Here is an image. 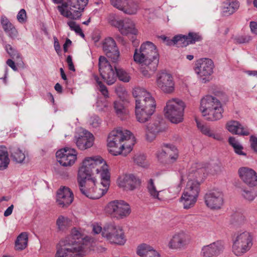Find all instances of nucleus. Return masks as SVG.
I'll return each mask as SVG.
<instances>
[{"instance_id": "nucleus-33", "label": "nucleus", "mask_w": 257, "mask_h": 257, "mask_svg": "<svg viewBox=\"0 0 257 257\" xmlns=\"http://www.w3.org/2000/svg\"><path fill=\"white\" fill-rule=\"evenodd\" d=\"M1 23L4 31L9 37L13 39L17 37V30L7 17L2 16L1 18Z\"/></svg>"}, {"instance_id": "nucleus-36", "label": "nucleus", "mask_w": 257, "mask_h": 257, "mask_svg": "<svg viewBox=\"0 0 257 257\" xmlns=\"http://www.w3.org/2000/svg\"><path fill=\"white\" fill-rule=\"evenodd\" d=\"M236 0H227L223 4L222 12L224 15L229 16L234 13L239 8Z\"/></svg>"}, {"instance_id": "nucleus-40", "label": "nucleus", "mask_w": 257, "mask_h": 257, "mask_svg": "<svg viewBox=\"0 0 257 257\" xmlns=\"http://www.w3.org/2000/svg\"><path fill=\"white\" fill-rule=\"evenodd\" d=\"M147 190L150 197L154 199L161 200L162 199L160 197L161 190H158L154 183L153 180L151 179L149 180L147 185Z\"/></svg>"}, {"instance_id": "nucleus-51", "label": "nucleus", "mask_w": 257, "mask_h": 257, "mask_svg": "<svg viewBox=\"0 0 257 257\" xmlns=\"http://www.w3.org/2000/svg\"><path fill=\"white\" fill-rule=\"evenodd\" d=\"M26 12L24 9H21L17 16L18 21L21 23H23L26 21Z\"/></svg>"}, {"instance_id": "nucleus-7", "label": "nucleus", "mask_w": 257, "mask_h": 257, "mask_svg": "<svg viewBox=\"0 0 257 257\" xmlns=\"http://www.w3.org/2000/svg\"><path fill=\"white\" fill-rule=\"evenodd\" d=\"M101 180L100 183L95 185H87L85 181L79 184L81 192L88 198L92 199H97L104 195L108 190L110 185V174H104L99 177Z\"/></svg>"}, {"instance_id": "nucleus-23", "label": "nucleus", "mask_w": 257, "mask_h": 257, "mask_svg": "<svg viewBox=\"0 0 257 257\" xmlns=\"http://www.w3.org/2000/svg\"><path fill=\"white\" fill-rule=\"evenodd\" d=\"M103 50L107 57L113 63L118 61L119 57V51L114 40L111 37L105 38L102 43Z\"/></svg>"}, {"instance_id": "nucleus-13", "label": "nucleus", "mask_w": 257, "mask_h": 257, "mask_svg": "<svg viewBox=\"0 0 257 257\" xmlns=\"http://www.w3.org/2000/svg\"><path fill=\"white\" fill-rule=\"evenodd\" d=\"M195 65L194 71L199 81L203 83L209 81L214 67L213 61L209 58H201L197 60Z\"/></svg>"}, {"instance_id": "nucleus-22", "label": "nucleus", "mask_w": 257, "mask_h": 257, "mask_svg": "<svg viewBox=\"0 0 257 257\" xmlns=\"http://www.w3.org/2000/svg\"><path fill=\"white\" fill-rule=\"evenodd\" d=\"M205 203L211 209H219L224 203L223 194L222 192L213 190L206 193L204 196Z\"/></svg>"}, {"instance_id": "nucleus-3", "label": "nucleus", "mask_w": 257, "mask_h": 257, "mask_svg": "<svg viewBox=\"0 0 257 257\" xmlns=\"http://www.w3.org/2000/svg\"><path fill=\"white\" fill-rule=\"evenodd\" d=\"M134 137L131 132L121 127L112 130L107 138V147L114 156H126L132 150Z\"/></svg>"}, {"instance_id": "nucleus-17", "label": "nucleus", "mask_w": 257, "mask_h": 257, "mask_svg": "<svg viewBox=\"0 0 257 257\" xmlns=\"http://www.w3.org/2000/svg\"><path fill=\"white\" fill-rule=\"evenodd\" d=\"M157 87L165 94H172L175 91V81L172 75L166 71L158 73L156 76Z\"/></svg>"}, {"instance_id": "nucleus-9", "label": "nucleus", "mask_w": 257, "mask_h": 257, "mask_svg": "<svg viewBox=\"0 0 257 257\" xmlns=\"http://www.w3.org/2000/svg\"><path fill=\"white\" fill-rule=\"evenodd\" d=\"M88 0H67L58 6L57 9L63 16L71 19H77L80 17L81 13L87 5Z\"/></svg>"}, {"instance_id": "nucleus-11", "label": "nucleus", "mask_w": 257, "mask_h": 257, "mask_svg": "<svg viewBox=\"0 0 257 257\" xmlns=\"http://www.w3.org/2000/svg\"><path fill=\"white\" fill-rule=\"evenodd\" d=\"M199 164H194L189 172L188 181L184 191L197 197L200 192V183L204 176V169Z\"/></svg>"}, {"instance_id": "nucleus-14", "label": "nucleus", "mask_w": 257, "mask_h": 257, "mask_svg": "<svg viewBox=\"0 0 257 257\" xmlns=\"http://www.w3.org/2000/svg\"><path fill=\"white\" fill-rule=\"evenodd\" d=\"M133 94L136 99V105H140V107L155 112L156 106L155 99L145 89L136 87L134 89Z\"/></svg>"}, {"instance_id": "nucleus-2", "label": "nucleus", "mask_w": 257, "mask_h": 257, "mask_svg": "<svg viewBox=\"0 0 257 257\" xmlns=\"http://www.w3.org/2000/svg\"><path fill=\"white\" fill-rule=\"evenodd\" d=\"M96 174L102 176L110 172L105 162L101 157L95 156L86 158L82 162L78 172V182L81 184L86 182L87 185H95V179L92 176Z\"/></svg>"}, {"instance_id": "nucleus-19", "label": "nucleus", "mask_w": 257, "mask_h": 257, "mask_svg": "<svg viewBox=\"0 0 257 257\" xmlns=\"http://www.w3.org/2000/svg\"><path fill=\"white\" fill-rule=\"evenodd\" d=\"M77 152L74 149L65 148L58 150L56 153L57 161L63 166L73 165L77 158Z\"/></svg>"}, {"instance_id": "nucleus-28", "label": "nucleus", "mask_w": 257, "mask_h": 257, "mask_svg": "<svg viewBox=\"0 0 257 257\" xmlns=\"http://www.w3.org/2000/svg\"><path fill=\"white\" fill-rule=\"evenodd\" d=\"M163 130L160 118L150 122L145 126L146 140L149 142H152L156 139L157 134Z\"/></svg>"}, {"instance_id": "nucleus-42", "label": "nucleus", "mask_w": 257, "mask_h": 257, "mask_svg": "<svg viewBox=\"0 0 257 257\" xmlns=\"http://www.w3.org/2000/svg\"><path fill=\"white\" fill-rule=\"evenodd\" d=\"M174 45L178 47H185L189 45L187 35H179L173 37Z\"/></svg>"}, {"instance_id": "nucleus-59", "label": "nucleus", "mask_w": 257, "mask_h": 257, "mask_svg": "<svg viewBox=\"0 0 257 257\" xmlns=\"http://www.w3.org/2000/svg\"><path fill=\"white\" fill-rule=\"evenodd\" d=\"M7 64L10 66L13 70L17 71L18 70L15 62L12 59H8L6 62Z\"/></svg>"}, {"instance_id": "nucleus-5", "label": "nucleus", "mask_w": 257, "mask_h": 257, "mask_svg": "<svg viewBox=\"0 0 257 257\" xmlns=\"http://www.w3.org/2000/svg\"><path fill=\"white\" fill-rule=\"evenodd\" d=\"M98 66L101 77L109 85L116 81L117 77L123 82H128L131 79L130 74L126 71L121 68H117L115 66H112L104 56L99 57Z\"/></svg>"}, {"instance_id": "nucleus-31", "label": "nucleus", "mask_w": 257, "mask_h": 257, "mask_svg": "<svg viewBox=\"0 0 257 257\" xmlns=\"http://www.w3.org/2000/svg\"><path fill=\"white\" fill-rule=\"evenodd\" d=\"M125 102H128L126 99L125 100H117L113 103L114 112L116 116L121 120L126 118L129 114V110Z\"/></svg>"}, {"instance_id": "nucleus-27", "label": "nucleus", "mask_w": 257, "mask_h": 257, "mask_svg": "<svg viewBox=\"0 0 257 257\" xmlns=\"http://www.w3.org/2000/svg\"><path fill=\"white\" fill-rule=\"evenodd\" d=\"M238 174L240 179L248 186L257 185V174L252 169L243 167L238 169Z\"/></svg>"}, {"instance_id": "nucleus-52", "label": "nucleus", "mask_w": 257, "mask_h": 257, "mask_svg": "<svg viewBox=\"0 0 257 257\" xmlns=\"http://www.w3.org/2000/svg\"><path fill=\"white\" fill-rule=\"evenodd\" d=\"M101 120L97 116H93L90 119V124L93 127H97L99 126Z\"/></svg>"}, {"instance_id": "nucleus-35", "label": "nucleus", "mask_w": 257, "mask_h": 257, "mask_svg": "<svg viewBox=\"0 0 257 257\" xmlns=\"http://www.w3.org/2000/svg\"><path fill=\"white\" fill-rule=\"evenodd\" d=\"M195 121L198 128L203 134L213 138L217 141H221L222 140V138L220 134H215L208 125L201 122L196 118H195Z\"/></svg>"}, {"instance_id": "nucleus-53", "label": "nucleus", "mask_w": 257, "mask_h": 257, "mask_svg": "<svg viewBox=\"0 0 257 257\" xmlns=\"http://www.w3.org/2000/svg\"><path fill=\"white\" fill-rule=\"evenodd\" d=\"M92 231L95 234H98L101 232L102 235L103 229L101 225L97 223H94L92 224Z\"/></svg>"}, {"instance_id": "nucleus-1", "label": "nucleus", "mask_w": 257, "mask_h": 257, "mask_svg": "<svg viewBox=\"0 0 257 257\" xmlns=\"http://www.w3.org/2000/svg\"><path fill=\"white\" fill-rule=\"evenodd\" d=\"M134 60L141 64L142 75L146 78H150L157 70L159 61L156 46L150 41L143 43L139 50L135 49Z\"/></svg>"}, {"instance_id": "nucleus-29", "label": "nucleus", "mask_w": 257, "mask_h": 257, "mask_svg": "<svg viewBox=\"0 0 257 257\" xmlns=\"http://www.w3.org/2000/svg\"><path fill=\"white\" fill-rule=\"evenodd\" d=\"M223 250V245L221 242H214L202 248V257H216L219 255Z\"/></svg>"}, {"instance_id": "nucleus-18", "label": "nucleus", "mask_w": 257, "mask_h": 257, "mask_svg": "<svg viewBox=\"0 0 257 257\" xmlns=\"http://www.w3.org/2000/svg\"><path fill=\"white\" fill-rule=\"evenodd\" d=\"M93 135L88 131L81 128L75 134L74 141L78 148L85 150L91 148L94 144Z\"/></svg>"}, {"instance_id": "nucleus-20", "label": "nucleus", "mask_w": 257, "mask_h": 257, "mask_svg": "<svg viewBox=\"0 0 257 257\" xmlns=\"http://www.w3.org/2000/svg\"><path fill=\"white\" fill-rule=\"evenodd\" d=\"M190 239L187 234L183 231L175 233L170 239L168 246L171 249H183L189 243Z\"/></svg>"}, {"instance_id": "nucleus-58", "label": "nucleus", "mask_w": 257, "mask_h": 257, "mask_svg": "<svg viewBox=\"0 0 257 257\" xmlns=\"http://www.w3.org/2000/svg\"><path fill=\"white\" fill-rule=\"evenodd\" d=\"M54 48L56 51V52L58 54L61 50L60 45L59 43L58 40L56 37H54Z\"/></svg>"}, {"instance_id": "nucleus-60", "label": "nucleus", "mask_w": 257, "mask_h": 257, "mask_svg": "<svg viewBox=\"0 0 257 257\" xmlns=\"http://www.w3.org/2000/svg\"><path fill=\"white\" fill-rule=\"evenodd\" d=\"M249 26L251 32L255 34H257V23L251 22H250Z\"/></svg>"}, {"instance_id": "nucleus-54", "label": "nucleus", "mask_w": 257, "mask_h": 257, "mask_svg": "<svg viewBox=\"0 0 257 257\" xmlns=\"http://www.w3.org/2000/svg\"><path fill=\"white\" fill-rule=\"evenodd\" d=\"M68 25L69 26L70 29L74 31L76 33L78 31H80V27L79 25H77L75 22L69 21L67 23Z\"/></svg>"}, {"instance_id": "nucleus-16", "label": "nucleus", "mask_w": 257, "mask_h": 257, "mask_svg": "<svg viewBox=\"0 0 257 257\" xmlns=\"http://www.w3.org/2000/svg\"><path fill=\"white\" fill-rule=\"evenodd\" d=\"M158 161L164 165H172L175 163L179 157V151L172 144H164L162 149L156 154Z\"/></svg>"}, {"instance_id": "nucleus-24", "label": "nucleus", "mask_w": 257, "mask_h": 257, "mask_svg": "<svg viewBox=\"0 0 257 257\" xmlns=\"http://www.w3.org/2000/svg\"><path fill=\"white\" fill-rule=\"evenodd\" d=\"M118 186L126 191H132L140 186V180L133 174H125L117 180Z\"/></svg>"}, {"instance_id": "nucleus-37", "label": "nucleus", "mask_w": 257, "mask_h": 257, "mask_svg": "<svg viewBox=\"0 0 257 257\" xmlns=\"http://www.w3.org/2000/svg\"><path fill=\"white\" fill-rule=\"evenodd\" d=\"M197 198L198 197L184 191L180 198V201L183 204L184 208L189 209L194 206Z\"/></svg>"}, {"instance_id": "nucleus-43", "label": "nucleus", "mask_w": 257, "mask_h": 257, "mask_svg": "<svg viewBox=\"0 0 257 257\" xmlns=\"http://www.w3.org/2000/svg\"><path fill=\"white\" fill-rule=\"evenodd\" d=\"M241 196L247 201H251L254 199L257 194L253 189H242Z\"/></svg>"}, {"instance_id": "nucleus-41", "label": "nucleus", "mask_w": 257, "mask_h": 257, "mask_svg": "<svg viewBox=\"0 0 257 257\" xmlns=\"http://www.w3.org/2000/svg\"><path fill=\"white\" fill-rule=\"evenodd\" d=\"M10 160L7 150L5 147H0V170L6 169L9 164Z\"/></svg>"}, {"instance_id": "nucleus-50", "label": "nucleus", "mask_w": 257, "mask_h": 257, "mask_svg": "<svg viewBox=\"0 0 257 257\" xmlns=\"http://www.w3.org/2000/svg\"><path fill=\"white\" fill-rule=\"evenodd\" d=\"M235 40L239 44L247 43L251 40V37L247 35L238 36L235 38Z\"/></svg>"}, {"instance_id": "nucleus-26", "label": "nucleus", "mask_w": 257, "mask_h": 257, "mask_svg": "<svg viewBox=\"0 0 257 257\" xmlns=\"http://www.w3.org/2000/svg\"><path fill=\"white\" fill-rule=\"evenodd\" d=\"M74 199L73 192L67 187H61L57 194L56 202L60 207L66 208Z\"/></svg>"}, {"instance_id": "nucleus-32", "label": "nucleus", "mask_w": 257, "mask_h": 257, "mask_svg": "<svg viewBox=\"0 0 257 257\" xmlns=\"http://www.w3.org/2000/svg\"><path fill=\"white\" fill-rule=\"evenodd\" d=\"M137 254L140 257H160L159 253L152 246L146 243L138 246Z\"/></svg>"}, {"instance_id": "nucleus-55", "label": "nucleus", "mask_w": 257, "mask_h": 257, "mask_svg": "<svg viewBox=\"0 0 257 257\" xmlns=\"http://www.w3.org/2000/svg\"><path fill=\"white\" fill-rule=\"evenodd\" d=\"M250 142L251 148L257 153V138L253 136H250Z\"/></svg>"}, {"instance_id": "nucleus-8", "label": "nucleus", "mask_w": 257, "mask_h": 257, "mask_svg": "<svg viewBox=\"0 0 257 257\" xmlns=\"http://www.w3.org/2000/svg\"><path fill=\"white\" fill-rule=\"evenodd\" d=\"M185 103L179 98H172L166 102L164 107V113L171 122L179 123L184 119Z\"/></svg>"}, {"instance_id": "nucleus-38", "label": "nucleus", "mask_w": 257, "mask_h": 257, "mask_svg": "<svg viewBox=\"0 0 257 257\" xmlns=\"http://www.w3.org/2000/svg\"><path fill=\"white\" fill-rule=\"evenodd\" d=\"M28 241V233L26 232H22L17 237L15 241L16 250H22L27 246Z\"/></svg>"}, {"instance_id": "nucleus-47", "label": "nucleus", "mask_w": 257, "mask_h": 257, "mask_svg": "<svg viewBox=\"0 0 257 257\" xmlns=\"http://www.w3.org/2000/svg\"><path fill=\"white\" fill-rule=\"evenodd\" d=\"M188 44H193L196 42L200 41L201 40V37L196 33L190 32L187 35Z\"/></svg>"}, {"instance_id": "nucleus-46", "label": "nucleus", "mask_w": 257, "mask_h": 257, "mask_svg": "<svg viewBox=\"0 0 257 257\" xmlns=\"http://www.w3.org/2000/svg\"><path fill=\"white\" fill-rule=\"evenodd\" d=\"M94 79L96 82L98 86V89L99 90V91L104 96L105 98L109 97L108 91L106 87L99 80V78L98 76H95Z\"/></svg>"}, {"instance_id": "nucleus-34", "label": "nucleus", "mask_w": 257, "mask_h": 257, "mask_svg": "<svg viewBox=\"0 0 257 257\" xmlns=\"http://www.w3.org/2000/svg\"><path fill=\"white\" fill-rule=\"evenodd\" d=\"M140 106L136 105L135 106L136 117L139 122L145 123L150 119L154 112H153V110H148Z\"/></svg>"}, {"instance_id": "nucleus-25", "label": "nucleus", "mask_w": 257, "mask_h": 257, "mask_svg": "<svg viewBox=\"0 0 257 257\" xmlns=\"http://www.w3.org/2000/svg\"><path fill=\"white\" fill-rule=\"evenodd\" d=\"M111 3L114 7L128 15L136 14L139 8L138 3L134 0H111Z\"/></svg>"}, {"instance_id": "nucleus-48", "label": "nucleus", "mask_w": 257, "mask_h": 257, "mask_svg": "<svg viewBox=\"0 0 257 257\" xmlns=\"http://www.w3.org/2000/svg\"><path fill=\"white\" fill-rule=\"evenodd\" d=\"M134 162L139 166L145 167L147 164L146 162V157L144 155H137L134 157Z\"/></svg>"}, {"instance_id": "nucleus-49", "label": "nucleus", "mask_w": 257, "mask_h": 257, "mask_svg": "<svg viewBox=\"0 0 257 257\" xmlns=\"http://www.w3.org/2000/svg\"><path fill=\"white\" fill-rule=\"evenodd\" d=\"M6 50L9 55L13 59L20 58V55L17 51L13 48L10 45H7L6 46Z\"/></svg>"}, {"instance_id": "nucleus-10", "label": "nucleus", "mask_w": 257, "mask_h": 257, "mask_svg": "<svg viewBox=\"0 0 257 257\" xmlns=\"http://www.w3.org/2000/svg\"><path fill=\"white\" fill-rule=\"evenodd\" d=\"M253 245V236L247 231L238 233L233 240L232 251L236 256H241L247 252Z\"/></svg>"}, {"instance_id": "nucleus-63", "label": "nucleus", "mask_w": 257, "mask_h": 257, "mask_svg": "<svg viewBox=\"0 0 257 257\" xmlns=\"http://www.w3.org/2000/svg\"><path fill=\"white\" fill-rule=\"evenodd\" d=\"M54 88L56 91H57L58 92L61 93L62 92V87L59 83H56Z\"/></svg>"}, {"instance_id": "nucleus-64", "label": "nucleus", "mask_w": 257, "mask_h": 257, "mask_svg": "<svg viewBox=\"0 0 257 257\" xmlns=\"http://www.w3.org/2000/svg\"><path fill=\"white\" fill-rule=\"evenodd\" d=\"M246 73L250 76H256V75H257V71L254 70V71H247L246 72Z\"/></svg>"}, {"instance_id": "nucleus-57", "label": "nucleus", "mask_w": 257, "mask_h": 257, "mask_svg": "<svg viewBox=\"0 0 257 257\" xmlns=\"http://www.w3.org/2000/svg\"><path fill=\"white\" fill-rule=\"evenodd\" d=\"M66 61L67 63H68L69 69L71 71H75V67L72 62V58L70 55L67 57L66 59Z\"/></svg>"}, {"instance_id": "nucleus-39", "label": "nucleus", "mask_w": 257, "mask_h": 257, "mask_svg": "<svg viewBox=\"0 0 257 257\" xmlns=\"http://www.w3.org/2000/svg\"><path fill=\"white\" fill-rule=\"evenodd\" d=\"M26 154V152L18 148H15L12 149L11 152V157L14 161L17 163H24Z\"/></svg>"}, {"instance_id": "nucleus-61", "label": "nucleus", "mask_w": 257, "mask_h": 257, "mask_svg": "<svg viewBox=\"0 0 257 257\" xmlns=\"http://www.w3.org/2000/svg\"><path fill=\"white\" fill-rule=\"evenodd\" d=\"M13 208H14L13 205H11L10 206H9L6 209V210H5V211L4 212V216L6 217H7V216H9V215H10L13 212Z\"/></svg>"}, {"instance_id": "nucleus-62", "label": "nucleus", "mask_w": 257, "mask_h": 257, "mask_svg": "<svg viewBox=\"0 0 257 257\" xmlns=\"http://www.w3.org/2000/svg\"><path fill=\"white\" fill-rule=\"evenodd\" d=\"M71 41L70 39H67L65 43L63 45V50L65 52H67V47L68 46H70L71 44Z\"/></svg>"}, {"instance_id": "nucleus-21", "label": "nucleus", "mask_w": 257, "mask_h": 257, "mask_svg": "<svg viewBox=\"0 0 257 257\" xmlns=\"http://www.w3.org/2000/svg\"><path fill=\"white\" fill-rule=\"evenodd\" d=\"M111 25L118 28L120 33L123 35L132 34L136 35L138 31L136 27L134 22L130 19H124L120 20H112Z\"/></svg>"}, {"instance_id": "nucleus-12", "label": "nucleus", "mask_w": 257, "mask_h": 257, "mask_svg": "<svg viewBox=\"0 0 257 257\" xmlns=\"http://www.w3.org/2000/svg\"><path fill=\"white\" fill-rule=\"evenodd\" d=\"M105 213L117 219L127 217L131 213L130 205L122 200H115L108 202L105 207Z\"/></svg>"}, {"instance_id": "nucleus-6", "label": "nucleus", "mask_w": 257, "mask_h": 257, "mask_svg": "<svg viewBox=\"0 0 257 257\" xmlns=\"http://www.w3.org/2000/svg\"><path fill=\"white\" fill-rule=\"evenodd\" d=\"M200 110L208 120L215 121L222 117L223 110L220 101L211 95L205 96L201 99Z\"/></svg>"}, {"instance_id": "nucleus-4", "label": "nucleus", "mask_w": 257, "mask_h": 257, "mask_svg": "<svg viewBox=\"0 0 257 257\" xmlns=\"http://www.w3.org/2000/svg\"><path fill=\"white\" fill-rule=\"evenodd\" d=\"M84 239V236L79 230L73 228L70 234L61 240L55 257H83Z\"/></svg>"}, {"instance_id": "nucleus-56", "label": "nucleus", "mask_w": 257, "mask_h": 257, "mask_svg": "<svg viewBox=\"0 0 257 257\" xmlns=\"http://www.w3.org/2000/svg\"><path fill=\"white\" fill-rule=\"evenodd\" d=\"M160 38L163 41L166 45L168 46L174 45L173 38L172 39H170L168 37L165 36H161Z\"/></svg>"}, {"instance_id": "nucleus-44", "label": "nucleus", "mask_w": 257, "mask_h": 257, "mask_svg": "<svg viewBox=\"0 0 257 257\" xmlns=\"http://www.w3.org/2000/svg\"><path fill=\"white\" fill-rule=\"evenodd\" d=\"M229 144L233 148L236 153L239 155H245L242 152V147L234 137H230L228 139Z\"/></svg>"}, {"instance_id": "nucleus-15", "label": "nucleus", "mask_w": 257, "mask_h": 257, "mask_svg": "<svg viewBox=\"0 0 257 257\" xmlns=\"http://www.w3.org/2000/svg\"><path fill=\"white\" fill-rule=\"evenodd\" d=\"M102 236L111 244L123 245L125 242L122 229L112 224H107L103 227Z\"/></svg>"}, {"instance_id": "nucleus-30", "label": "nucleus", "mask_w": 257, "mask_h": 257, "mask_svg": "<svg viewBox=\"0 0 257 257\" xmlns=\"http://www.w3.org/2000/svg\"><path fill=\"white\" fill-rule=\"evenodd\" d=\"M226 128L232 134L241 136H248L249 135V130L238 121L232 120L228 121L226 123Z\"/></svg>"}, {"instance_id": "nucleus-45", "label": "nucleus", "mask_w": 257, "mask_h": 257, "mask_svg": "<svg viewBox=\"0 0 257 257\" xmlns=\"http://www.w3.org/2000/svg\"><path fill=\"white\" fill-rule=\"evenodd\" d=\"M70 219L64 216L60 215L58 217L56 221V224L59 230H64L69 224Z\"/></svg>"}]
</instances>
